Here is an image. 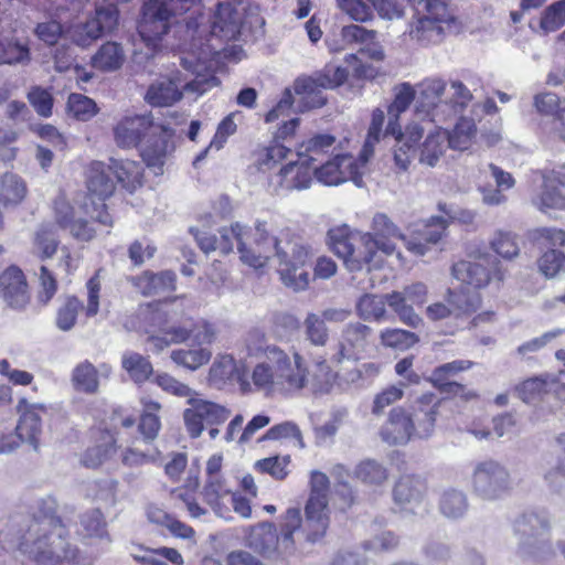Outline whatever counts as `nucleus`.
I'll return each instance as SVG.
<instances>
[{
	"label": "nucleus",
	"instance_id": "1",
	"mask_svg": "<svg viewBox=\"0 0 565 565\" xmlns=\"http://www.w3.org/2000/svg\"><path fill=\"white\" fill-rule=\"evenodd\" d=\"M242 262L253 268H262L270 259H277L285 286L295 291L309 285V273L303 266L313 256L312 247L289 228H278L274 223L257 220L252 228L249 247L242 245Z\"/></svg>",
	"mask_w": 565,
	"mask_h": 565
},
{
	"label": "nucleus",
	"instance_id": "2",
	"mask_svg": "<svg viewBox=\"0 0 565 565\" xmlns=\"http://www.w3.org/2000/svg\"><path fill=\"white\" fill-rule=\"evenodd\" d=\"M213 54L210 44H201L196 50L193 43L191 53L180 57L183 71L174 70L157 78L149 85L145 100L153 107H168L181 100L184 95L196 98L216 87L220 84L216 76L201 73Z\"/></svg>",
	"mask_w": 565,
	"mask_h": 565
},
{
	"label": "nucleus",
	"instance_id": "3",
	"mask_svg": "<svg viewBox=\"0 0 565 565\" xmlns=\"http://www.w3.org/2000/svg\"><path fill=\"white\" fill-rule=\"evenodd\" d=\"M57 503L47 497L38 501L36 511L28 521V530L19 547L29 553L36 565H60L75 557L76 548L65 539L66 530L56 516Z\"/></svg>",
	"mask_w": 565,
	"mask_h": 565
},
{
	"label": "nucleus",
	"instance_id": "4",
	"mask_svg": "<svg viewBox=\"0 0 565 565\" xmlns=\"http://www.w3.org/2000/svg\"><path fill=\"white\" fill-rule=\"evenodd\" d=\"M114 138L118 147L131 149L140 146L143 162L156 175L163 173V164L169 152L170 131L151 115L122 118L114 127Z\"/></svg>",
	"mask_w": 565,
	"mask_h": 565
},
{
	"label": "nucleus",
	"instance_id": "5",
	"mask_svg": "<svg viewBox=\"0 0 565 565\" xmlns=\"http://www.w3.org/2000/svg\"><path fill=\"white\" fill-rule=\"evenodd\" d=\"M552 529V518L544 510L526 511L518 515L512 522V533L516 540L515 554L535 564L552 561L556 555Z\"/></svg>",
	"mask_w": 565,
	"mask_h": 565
},
{
	"label": "nucleus",
	"instance_id": "6",
	"mask_svg": "<svg viewBox=\"0 0 565 565\" xmlns=\"http://www.w3.org/2000/svg\"><path fill=\"white\" fill-rule=\"evenodd\" d=\"M302 525L300 509L289 508L280 522V535L273 523L264 522L250 530L247 545L265 557H273L276 554L291 553L297 543L320 541L318 537H310Z\"/></svg>",
	"mask_w": 565,
	"mask_h": 565
},
{
	"label": "nucleus",
	"instance_id": "7",
	"mask_svg": "<svg viewBox=\"0 0 565 565\" xmlns=\"http://www.w3.org/2000/svg\"><path fill=\"white\" fill-rule=\"evenodd\" d=\"M201 0H148L142 7L138 31L146 45L157 50L171 26V18L189 11Z\"/></svg>",
	"mask_w": 565,
	"mask_h": 565
},
{
	"label": "nucleus",
	"instance_id": "8",
	"mask_svg": "<svg viewBox=\"0 0 565 565\" xmlns=\"http://www.w3.org/2000/svg\"><path fill=\"white\" fill-rule=\"evenodd\" d=\"M373 233L364 234L365 247L372 254L373 267L376 268L381 265L382 258L379 253L386 256L396 254L397 258L401 259L402 255L397 250V242H401L405 247L418 256L425 255V246L420 242H414L407 239L401 230L383 213H377L373 217L372 222Z\"/></svg>",
	"mask_w": 565,
	"mask_h": 565
},
{
	"label": "nucleus",
	"instance_id": "9",
	"mask_svg": "<svg viewBox=\"0 0 565 565\" xmlns=\"http://www.w3.org/2000/svg\"><path fill=\"white\" fill-rule=\"evenodd\" d=\"M470 487L472 493L483 501L503 499L512 489L509 469L498 460L477 461L471 470Z\"/></svg>",
	"mask_w": 565,
	"mask_h": 565
},
{
	"label": "nucleus",
	"instance_id": "10",
	"mask_svg": "<svg viewBox=\"0 0 565 565\" xmlns=\"http://www.w3.org/2000/svg\"><path fill=\"white\" fill-rule=\"evenodd\" d=\"M419 3L426 14L411 24V39L422 46L441 43L455 22L452 12L444 0H420Z\"/></svg>",
	"mask_w": 565,
	"mask_h": 565
},
{
	"label": "nucleus",
	"instance_id": "11",
	"mask_svg": "<svg viewBox=\"0 0 565 565\" xmlns=\"http://www.w3.org/2000/svg\"><path fill=\"white\" fill-rule=\"evenodd\" d=\"M328 243L350 271L374 268L372 254L365 247L364 234L353 233L348 225H341L329 230Z\"/></svg>",
	"mask_w": 565,
	"mask_h": 565
},
{
	"label": "nucleus",
	"instance_id": "12",
	"mask_svg": "<svg viewBox=\"0 0 565 565\" xmlns=\"http://www.w3.org/2000/svg\"><path fill=\"white\" fill-rule=\"evenodd\" d=\"M310 495L305 507V519L302 529L309 532L310 537L321 540L329 527V479L320 471H312L310 479Z\"/></svg>",
	"mask_w": 565,
	"mask_h": 565
},
{
	"label": "nucleus",
	"instance_id": "13",
	"mask_svg": "<svg viewBox=\"0 0 565 565\" xmlns=\"http://www.w3.org/2000/svg\"><path fill=\"white\" fill-rule=\"evenodd\" d=\"M369 160L359 154L354 158L351 154H337L322 164L311 167L312 175L324 185H338L352 181L356 186L363 185V175L369 171Z\"/></svg>",
	"mask_w": 565,
	"mask_h": 565
},
{
	"label": "nucleus",
	"instance_id": "14",
	"mask_svg": "<svg viewBox=\"0 0 565 565\" xmlns=\"http://www.w3.org/2000/svg\"><path fill=\"white\" fill-rule=\"evenodd\" d=\"M452 275L462 284L479 289L491 281H503L505 270L495 257L484 254L479 257V262L461 260L456 263L452 266Z\"/></svg>",
	"mask_w": 565,
	"mask_h": 565
},
{
	"label": "nucleus",
	"instance_id": "15",
	"mask_svg": "<svg viewBox=\"0 0 565 565\" xmlns=\"http://www.w3.org/2000/svg\"><path fill=\"white\" fill-rule=\"evenodd\" d=\"M373 331L361 322L347 323L332 348L330 360L334 363L355 362L362 358L371 343Z\"/></svg>",
	"mask_w": 565,
	"mask_h": 565
},
{
	"label": "nucleus",
	"instance_id": "16",
	"mask_svg": "<svg viewBox=\"0 0 565 565\" xmlns=\"http://www.w3.org/2000/svg\"><path fill=\"white\" fill-rule=\"evenodd\" d=\"M191 233L194 235L200 248L209 254L214 250H220L226 255L233 250V242L237 244V250L239 258L242 259V245L249 247L252 238V228H248L241 223H234L231 227H224L220 230V236L212 235L207 232L191 228Z\"/></svg>",
	"mask_w": 565,
	"mask_h": 565
},
{
	"label": "nucleus",
	"instance_id": "17",
	"mask_svg": "<svg viewBox=\"0 0 565 565\" xmlns=\"http://www.w3.org/2000/svg\"><path fill=\"white\" fill-rule=\"evenodd\" d=\"M191 407L183 412L185 428L192 438H198L206 426L221 425L226 422L231 411L214 402L195 396L189 404Z\"/></svg>",
	"mask_w": 565,
	"mask_h": 565
},
{
	"label": "nucleus",
	"instance_id": "18",
	"mask_svg": "<svg viewBox=\"0 0 565 565\" xmlns=\"http://www.w3.org/2000/svg\"><path fill=\"white\" fill-rule=\"evenodd\" d=\"M111 172L108 166L102 161H95L90 164L87 172V189L89 193L96 195L98 203L93 202L94 212L92 218L105 226H111L113 220L106 210L104 201L109 198L115 190V182L110 177Z\"/></svg>",
	"mask_w": 565,
	"mask_h": 565
},
{
	"label": "nucleus",
	"instance_id": "19",
	"mask_svg": "<svg viewBox=\"0 0 565 565\" xmlns=\"http://www.w3.org/2000/svg\"><path fill=\"white\" fill-rule=\"evenodd\" d=\"M266 360L274 363L277 386L288 391L300 390L305 386L307 370L298 354H295L291 361L279 348L268 347L266 349Z\"/></svg>",
	"mask_w": 565,
	"mask_h": 565
},
{
	"label": "nucleus",
	"instance_id": "20",
	"mask_svg": "<svg viewBox=\"0 0 565 565\" xmlns=\"http://www.w3.org/2000/svg\"><path fill=\"white\" fill-rule=\"evenodd\" d=\"M428 288L424 282H414L406 286L403 291H393L386 295V302L398 316L399 320L417 328L422 324V318L414 311L413 305L420 306L427 300Z\"/></svg>",
	"mask_w": 565,
	"mask_h": 565
},
{
	"label": "nucleus",
	"instance_id": "21",
	"mask_svg": "<svg viewBox=\"0 0 565 565\" xmlns=\"http://www.w3.org/2000/svg\"><path fill=\"white\" fill-rule=\"evenodd\" d=\"M118 18L115 6L100 7L96 9L94 17L74 26L72 39L77 45L86 47L104 34L111 32L118 24Z\"/></svg>",
	"mask_w": 565,
	"mask_h": 565
},
{
	"label": "nucleus",
	"instance_id": "22",
	"mask_svg": "<svg viewBox=\"0 0 565 565\" xmlns=\"http://www.w3.org/2000/svg\"><path fill=\"white\" fill-rule=\"evenodd\" d=\"M443 399L434 393H424L411 405L408 416L417 439L433 436Z\"/></svg>",
	"mask_w": 565,
	"mask_h": 565
},
{
	"label": "nucleus",
	"instance_id": "23",
	"mask_svg": "<svg viewBox=\"0 0 565 565\" xmlns=\"http://www.w3.org/2000/svg\"><path fill=\"white\" fill-rule=\"evenodd\" d=\"M312 182V169L307 163L297 160H291L286 166L281 167L278 172L269 177L268 185L276 194L292 190H305L310 186Z\"/></svg>",
	"mask_w": 565,
	"mask_h": 565
},
{
	"label": "nucleus",
	"instance_id": "24",
	"mask_svg": "<svg viewBox=\"0 0 565 565\" xmlns=\"http://www.w3.org/2000/svg\"><path fill=\"white\" fill-rule=\"evenodd\" d=\"M423 132L424 128L416 122L409 124L406 127L405 132H402L401 128H396L392 120L387 122L385 136H393L397 141V146L394 151V162L399 171H407L412 160L417 153V148L415 146L423 137Z\"/></svg>",
	"mask_w": 565,
	"mask_h": 565
},
{
	"label": "nucleus",
	"instance_id": "25",
	"mask_svg": "<svg viewBox=\"0 0 565 565\" xmlns=\"http://www.w3.org/2000/svg\"><path fill=\"white\" fill-rule=\"evenodd\" d=\"M426 493V479L419 475L401 476L392 491L393 502L399 511H412L424 501Z\"/></svg>",
	"mask_w": 565,
	"mask_h": 565
},
{
	"label": "nucleus",
	"instance_id": "26",
	"mask_svg": "<svg viewBox=\"0 0 565 565\" xmlns=\"http://www.w3.org/2000/svg\"><path fill=\"white\" fill-rule=\"evenodd\" d=\"M380 435L388 445H406L411 439H416L408 411L401 406L393 407L381 427Z\"/></svg>",
	"mask_w": 565,
	"mask_h": 565
},
{
	"label": "nucleus",
	"instance_id": "27",
	"mask_svg": "<svg viewBox=\"0 0 565 565\" xmlns=\"http://www.w3.org/2000/svg\"><path fill=\"white\" fill-rule=\"evenodd\" d=\"M0 294L10 307L15 309L25 307L30 295L25 277L20 268L11 266L0 275Z\"/></svg>",
	"mask_w": 565,
	"mask_h": 565
},
{
	"label": "nucleus",
	"instance_id": "28",
	"mask_svg": "<svg viewBox=\"0 0 565 565\" xmlns=\"http://www.w3.org/2000/svg\"><path fill=\"white\" fill-rule=\"evenodd\" d=\"M533 203L541 211L565 209V164L544 177L542 193Z\"/></svg>",
	"mask_w": 565,
	"mask_h": 565
},
{
	"label": "nucleus",
	"instance_id": "29",
	"mask_svg": "<svg viewBox=\"0 0 565 565\" xmlns=\"http://www.w3.org/2000/svg\"><path fill=\"white\" fill-rule=\"evenodd\" d=\"M13 0H0V24L7 21ZM31 60L26 42L0 36V64H26Z\"/></svg>",
	"mask_w": 565,
	"mask_h": 565
},
{
	"label": "nucleus",
	"instance_id": "30",
	"mask_svg": "<svg viewBox=\"0 0 565 565\" xmlns=\"http://www.w3.org/2000/svg\"><path fill=\"white\" fill-rule=\"evenodd\" d=\"M244 372L231 355L217 356L209 371V384L217 390L224 388L236 382L242 386L247 385L243 380Z\"/></svg>",
	"mask_w": 565,
	"mask_h": 565
},
{
	"label": "nucleus",
	"instance_id": "31",
	"mask_svg": "<svg viewBox=\"0 0 565 565\" xmlns=\"http://www.w3.org/2000/svg\"><path fill=\"white\" fill-rule=\"evenodd\" d=\"M335 137L330 134H318L302 142L297 149V157L309 167L320 164L333 149Z\"/></svg>",
	"mask_w": 565,
	"mask_h": 565
},
{
	"label": "nucleus",
	"instance_id": "32",
	"mask_svg": "<svg viewBox=\"0 0 565 565\" xmlns=\"http://www.w3.org/2000/svg\"><path fill=\"white\" fill-rule=\"evenodd\" d=\"M241 18L230 3L220 2L211 23V34L224 39H233L239 33Z\"/></svg>",
	"mask_w": 565,
	"mask_h": 565
},
{
	"label": "nucleus",
	"instance_id": "33",
	"mask_svg": "<svg viewBox=\"0 0 565 565\" xmlns=\"http://www.w3.org/2000/svg\"><path fill=\"white\" fill-rule=\"evenodd\" d=\"M19 437V446L24 443L34 451L40 448V436L42 434L41 417L34 408L25 409L13 431Z\"/></svg>",
	"mask_w": 565,
	"mask_h": 565
},
{
	"label": "nucleus",
	"instance_id": "34",
	"mask_svg": "<svg viewBox=\"0 0 565 565\" xmlns=\"http://www.w3.org/2000/svg\"><path fill=\"white\" fill-rule=\"evenodd\" d=\"M418 109L422 108L431 120H436L435 110L441 103V96L446 89V83L440 78H426L418 85Z\"/></svg>",
	"mask_w": 565,
	"mask_h": 565
},
{
	"label": "nucleus",
	"instance_id": "35",
	"mask_svg": "<svg viewBox=\"0 0 565 565\" xmlns=\"http://www.w3.org/2000/svg\"><path fill=\"white\" fill-rule=\"evenodd\" d=\"M556 459L547 461L543 478L554 491H559L565 486V434H559L555 439Z\"/></svg>",
	"mask_w": 565,
	"mask_h": 565
},
{
	"label": "nucleus",
	"instance_id": "36",
	"mask_svg": "<svg viewBox=\"0 0 565 565\" xmlns=\"http://www.w3.org/2000/svg\"><path fill=\"white\" fill-rule=\"evenodd\" d=\"M294 89L297 95H301L305 105L308 108H318L326 104V97L322 95L324 83L321 81L319 73L312 76L298 77L295 81Z\"/></svg>",
	"mask_w": 565,
	"mask_h": 565
},
{
	"label": "nucleus",
	"instance_id": "37",
	"mask_svg": "<svg viewBox=\"0 0 565 565\" xmlns=\"http://www.w3.org/2000/svg\"><path fill=\"white\" fill-rule=\"evenodd\" d=\"M125 60L126 54L121 44L106 42L92 56V65L102 72H115L121 68Z\"/></svg>",
	"mask_w": 565,
	"mask_h": 565
},
{
	"label": "nucleus",
	"instance_id": "38",
	"mask_svg": "<svg viewBox=\"0 0 565 565\" xmlns=\"http://www.w3.org/2000/svg\"><path fill=\"white\" fill-rule=\"evenodd\" d=\"M445 300L451 307L454 318L471 315L481 302L480 295L477 291H471L468 287L448 289Z\"/></svg>",
	"mask_w": 565,
	"mask_h": 565
},
{
	"label": "nucleus",
	"instance_id": "39",
	"mask_svg": "<svg viewBox=\"0 0 565 565\" xmlns=\"http://www.w3.org/2000/svg\"><path fill=\"white\" fill-rule=\"evenodd\" d=\"M469 508L467 494L459 489H445L438 501L439 512L449 520H458L466 515Z\"/></svg>",
	"mask_w": 565,
	"mask_h": 565
},
{
	"label": "nucleus",
	"instance_id": "40",
	"mask_svg": "<svg viewBox=\"0 0 565 565\" xmlns=\"http://www.w3.org/2000/svg\"><path fill=\"white\" fill-rule=\"evenodd\" d=\"M175 274L164 270L158 274L146 271L135 279V285L143 296L158 295L174 289Z\"/></svg>",
	"mask_w": 565,
	"mask_h": 565
},
{
	"label": "nucleus",
	"instance_id": "41",
	"mask_svg": "<svg viewBox=\"0 0 565 565\" xmlns=\"http://www.w3.org/2000/svg\"><path fill=\"white\" fill-rule=\"evenodd\" d=\"M448 131L441 128L428 134L420 147L419 162L435 167L448 148Z\"/></svg>",
	"mask_w": 565,
	"mask_h": 565
},
{
	"label": "nucleus",
	"instance_id": "42",
	"mask_svg": "<svg viewBox=\"0 0 565 565\" xmlns=\"http://www.w3.org/2000/svg\"><path fill=\"white\" fill-rule=\"evenodd\" d=\"M71 381L75 391L85 394H95L99 387L98 371L87 360L74 367Z\"/></svg>",
	"mask_w": 565,
	"mask_h": 565
},
{
	"label": "nucleus",
	"instance_id": "43",
	"mask_svg": "<svg viewBox=\"0 0 565 565\" xmlns=\"http://www.w3.org/2000/svg\"><path fill=\"white\" fill-rule=\"evenodd\" d=\"M143 413L140 416L139 431L143 437L145 444L154 440L159 434L161 423L157 415L161 405L158 402L142 398Z\"/></svg>",
	"mask_w": 565,
	"mask_h": 565
},
{
	"label": "nucleus",
	"instance_id": "44",
	"mask_svg": "<svg viewBox=\"0 0 565 565\" xmlns=\"http://www.w3.org/2000/svg\"><path fill=\"white\" fill-rule=\"evenodd\" d=\"M147 515L151 523L167 527L175 537L190 540L194 536V530L191 526L159 508H150Z\"/></svg>",
	"mask_w": 565,
	"mask_h": 565
},
{
	"label": "nucleus",
	"instance_id": "45",
	"mask_svg": "<svg viewBox=\"0 0 565 565\" xmlns=\"http://www.w3.org/2000/svg\"><path fill=\"white\" fill-rule=\"evenodd\" d=\"M115 445L114 436L110 433H104L100 443L84 452L82 457L83 465L87 468H97L115 454Z\"/></svg>",
	"mask_w": 565,
	"mask_h": 565
},
{
	"label": "nucleus",
	"instance_id": "46",
	"mask_svg": "<svg viewBox=\"0 0 565 565\" xmlns=\"http://www.w3.org/2000/svg\"><path fill=\"white\" fill-rule=\"evenodd\" d=\"M212 356L210 348L178 349L171 352V360L179 366L195 371L206 364Z\"/></svg>",
	"mask_w": 565,
	"mask_h": 565
},
{
	"label": "nucleus",
	"instance_id": "47",
	"mask_svg": "<svg viewBox=\"0 0 565 565\" xmlns=\"http://www.w3.org/2000/svg\"><path fill=\"white\" fill-rule=\"evenodd\" d=\"M121 366L137 384L146 382L153 373V367L149 359L137 352L124 353Z\"/></svg>",
	"mask_w": 565,
	"mask_h": 565
},
{
	"label": "nucleus",
	"instance_id": "48",
	"mask_svg": "<svg viewBox=\"0 0 565 565\" xmlns=\"http://www.w3.org/2000/svg\"><path fill=\"white\" fill-rule=\"evenodd\" d=\"M109 161L108 170L124 186L128 188L141 182L142 167L140 163L128 159L117 160L111 158Z\"/></svg>",
	"mask_w": 565,
	"mask_h": 565
},
{
	"label": "nucleus",
	"instance_id": "49",
	"mask_svg": "<svg viewBox=\"0 0 565 565\" xmlns=\"http://www.w3.org/2000/svg\"><path fill=\"white\" fill-rule=\"evenodd\" d=\"M21 523H10L0 532V548L6 552L8 555H13L15 557V553L18 552L21 555L28 556L30 559L34 561L33 557L30 556L29 553H24L20 550L19 544L22 541L23 534L28 530V521Z\"/></svg>",
	"mask_w": 565,
	"mask_h": 565
},
{
	"label": "nucleus",
	"instance_id": "50",
	"mask_svg": "<svg viewBox=\"0 0 565 565\" xmlns=\"http://www.w3.org/2000/svg\"><path fill=\"white\" fill-rule=\"evenodd\" d=\"M354 476L365 484L381 486L387 480L388 471L381 462L365 459L355 467Z\"/></svg>",
	"mask_w": 565,
	"mask_h": 565
},
{
	"label": "nucleus",
	"instance_id": "51",
	"mask_svg": "<svg viewBox=\"0 0 565 565\" xmlns=\"http://www.w3.org/2000/svg\"><path fill=\"white\" fill-rule=\"evenodd\" d=\"M160 455L161 452L159 449L150 444H146L145 448H141L138 444H136L122 452L121 461L127 467H141L156 462Z\"/></svg>",
	"mask_w": 565,
	"mask_h": 565
},
{
	"label": "nucleus",
	"instance_id": "52",
	"mask_svg": "<svg viewBox=\"0 0 565 565\" xmlns=\"http://www.w3.org/2000/svg\"><path fill=\"white\" fill-rule=\"evenodd\" d=\"M416 92L409 83H402L395 88V97L388 106V121H393L396 128H401L397 120L415 99Z\"/></svg>",
	"mask_w": 565,
	"mask_h": 565
},
{
	"label": "nucleus",
	"instance_id": "53",
	"mask_svg": "<svg viewBox=\"0 0 565 565\" xmlns=\"http://www.w3.org/2000/svg\"><path fill=\"white\" fill-rule=\"evenodd\" d=\"M26 194V186L21 178L6 173L1 179V201L4 205L19 204Z\"/></svg>",
	"mask_w": 565,
	"mask_h": 565
},
{
	"label": "nucleus",
	"instance_id": "54",
	"mask_svg": "<svg viewBox=\"0 0 565 565\" xmlns=\"http://www.w3.org/2000/svg\"><path fill=\"white\" fill-rule=\"evenodd\" d=\"M305 338L312 345L324 347L329 341V329L319 315L310 312L303 321Z\"/></svg>",
	"mask_w": 565,
	"mask_h": 565
},
{
	"label": "nucleus",
	"instance_id": "55",
	"mask_svg": "<svg viewBox=\"0 0 565 565\" xmlns=\"http://www.w3.org/2000/svg\"><path fill=\"white\" fill-rule=\"evenodd\" d=\"M79 533L87 537H104L107 535L106 521L99 509L85 512L81 516Z\"/></svg>",
	"mask_w": 565,
	"mask_h": 565
},
{
	"label": "nucleus",
	"instance_id": "56",
	"mask_svg": "<svg viewBox=\"0 0 565 565\" xmlns=\"http://www.w3.org/2000/svg\"><path fill=\"white\" fill-rule=\"evenodd\" d=\"M386 299L376 295H364L358 301L359 316L364 320H381L385 316Z\"/></svg>",
	"mask_w": 565,
	"mask_h": 565
},
{
	"label": "nucleus",
	"instance_id": "57",
	"mask_svg": "<svg viewBox=\"0 0 565 565\" xmlns=\"http://www.w3.org/2000/svg\"><path fill=\"white\" fill-rule=\"evenodd\" d=\"M406 386V382L399 381L398 383L390 385L376 394L372 405V414L381 415L386 407L401 401L404 396V388Z\"/></svg>",
	"mask_w": 565,
	"mask_h": 565
},
{
	"label": "nucleus",
	"instance_id": "58",
	"mask_svg": "<svg viewBox=\"0 0 565 565\" xmlns=\"http://www.w3.org/2000/svg\"><path fill=\"white\" fill-rule=\"evenodd\" d=\"M491 248L501 257L512 259L519 255L516 236L511 232L497 231L490 241Z\"/></svg>",
	"mask_w": 565,
	"mask_h": 565
},
{
	"label": "nucleus",
	"instance_id": "59",
	"mask_svg": "<svg viewBox=\"0 0 565 565\" xmlns=\"http://www.w3.org/2000/svg\"><path fill=\"white\" fill-rule=\"evenodd\" d=\"M67 110L76 119L87 121L97 113L96 103L82 94L73 93L68 96Z\"/></svg>",
	"mask_w": 565,
	"mask_h": 565
},
{
	"label": "nucleus",
	"instance_id": "60",
	"mask_svg": "<svg viewBox=\"0 0 565 565\" xmlns=\"http://www.w3.org/2000/svg\"><path fill=\"white\" fill-rule=\"evenodd\" d=\"M82 302L76 297H66L56 312V327L62 331H70L76 322Z\"/></svg>",
	"mask_w": 565,
	"mask_h": 565
},
{
	"label": "nucleus",
	"instance_id": "61",
	"mask_svg": "<svg viewBox=\"0 0 565 565\" xmlns=\"http://www.w3.org/2000/svg\"><path fill=\"white\" fill-rule=\"evenodd\" d=\"M565 24V0L550 4L542 13L540 26L545 32H555Z\"/></svg>",
	"mask_w": 565,
	"mask_h": 565
},
{
	"label": "nucleus",
	"instance_id": "62",
	"mask_svg": "<svg viewBox=\"0 0 565 565\" xmlns=\"http://www.w3.org/2000/svg\"><path fill=\"white\" fill-rule=\"evenodd\" d=\"M337 7L356 22H367L373 18V9L367 0H335Z\"/></svg>",
	"mask_w": 565,
	"mask_h": 565
},
{
	"label": "nucleus",
	"instance_id": "63",
	"mask_svg": "<svg viewBox=\"0 0 565 565\" xmlns=\"http://www.w3.org/2000/svg\"><path fill=\"white\" fill-rule=\"evenodd\" d=\"M473 134V124L470 120L462 119L451 132L448 131L447 145L455 150H466L471 143Z\"/></svg>",
	"mask_w": 565,
	"mask_h": 565
},
{
	"label": "nucleus",
	"instance_id": "64",
	"mask_svg": "<svg viewBox=\"0 0 565 565\" xmlns=\"http://www.w3.org/2000/svg\"><path fill=\"white\" fill-rule=\"evenodd\" d=\"M539 268L546 278L556 277L565 270V254L558 249L550 248L540 257Z\"/></svg>",
	"mask_w": 565,
	"mask_h": 565
}]
</instances>
